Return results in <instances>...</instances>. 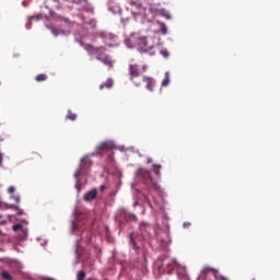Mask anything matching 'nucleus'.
I'll return each instance as SVG.
<instances>
[{
    "label": "nucleus",
    "instance_id": "1",
    "mask_svg": "<svg viewBox=\"0 0 280 280\" xmlns=\"http://www.w3.org/2000/svg\"><path fill=\"white\" fill-rule=\"evenodd\" d=\"M83 49H85L90 56H96V60H100V62H103V65L113 69V59L110 56L106 55V47H95L91 44H84Z\"/></svg>",
    "mask_w": 280,
    "mask_h": 280
},
{
    "label": "nucleus",
    "instance_id": "2",
    "mask_svg": "<svg viewBox=\"0 0 280 280\" xmlns=\"http://www.w3.org/2000/svg\"><path fill=\"white\" fill-rule=\"evenodd\" d=\"M140 49L149 56L156 54V38L154 37H140L138 38Z\"/></svg>",
    "mask_w": 280,
    "mask_h": 280
},
{
    "label": "nucleus",
    "instance_id": "3",
    "mask_svg": "<svg viewBox=\"0 0 280 280\" xmlns=\"http://www.w3.org/2000/svg\"><path fill=\"white\" fill-rule=\"evenodd\" d=\"M91 165H93V162L91 161L89 155H85L81 160L79 168L73 174L74 178L77 179V185H75L77 188L80 187V176H84L89 174L91 170Z\"/></svg>",
    "mask_w": 280,
    "mask_h": 280
},
{
    "label": "nucleus",
    "instance_id": "4",
    "mask_svg": "<svg viewBox=\"0 0 280 280\" xmlns=\"http://www.w3.org/2000/svg\"><path fill=\"white\" fill-rule=\"evenodd\" d=\"M145 71V66H139V65H129V78L131 82L135 84V86H141V81H139V78L141 80L142 73Z\"/></svg>",
    "mask_w": 280,
    "mask_h": 280
},
{
    "label": "nucleus",
    "instance_id": "5",
    "mask_svg": "<svg viewBox=\"0 0 280 280\" xmlns=\"http://www.w3.org/2000/svg\"><path fill=\"white\" fill-rule=\"evenodd\" d=\"M138 178H141L145 185L149 187H156V183L154 179H152V175L150 174V171L145 168H140L137 172Z\"/></svg>",
    "mask_w": 280,
    "mask_h": 280
},
{
    "label": "nucleus",
    "instance_id": "6",
    "mask_svg": "<svg viewBox=\"0 0 280 280\" xmlns=\"http://www.w3.org/2000/svg\"><path fill=\"white\" fill-rule=\"evenodd\" d=\"M144 82L145 83V89L148 91H154V86L156 84V82L154 81V79H152L151 77H141L140 79V83Z\"/></svg>",
    "mask_w": 280,
    "mask_h": 280
},
{
    "label": "nucleus",
    "instance_id": "7",
    "mask_svg": "<svg viewBox=\"0 0 280 280\" xmlns=\"http://www.w3.org/2000/svg\"><path fill=\"white\" fill-rule=\"evenodd\" d=\"M73 3L81 5V10H85V12H93V7L86 0H73Z\"/></svg>",
    "mask_w": 280,
    "mask_h": 280
},
{
    "label": "nucleus",
    "instance_id": "8",
    "mask_svg": "<svg viewBox=\"0 0 280 280\" xmlns=\"http://www.w3.org/2000/svg\"><path fill=\"white\" fill-rule=\"evenodd\" d=\"M113 148H115V143H113L112 141H105V142H101L96 147V150H103L105 152H108V150H113Z\"/></svg>",
    "mask_w": 280,
    "mask_h": 280
},
{
    "label": "nucleus",
    "instance_id": "9",
    "mask_svg": "<svg viewBox=\"0 0 280 280\" xmlns=\"http://www.w3.org/2000/svg\"><path fill=\"white\" fill-rule=\"evenodd\" d=\"M97 198V189H92V190H90V191H88L85 195H84V197H83V199L85 200V202H91V201H93V200H95Z\"/></svg>",
    "mask_w": 280,
    "mask_h": 280
},
{
    "label": "nucleus",
    "instance_id": "10",
    "mask_svg": "<svg viewBox=\"0 0 280 280\" xmlns=\"http://www.w3.org/2000/svg\"><path fill=\"white\" fill-rule=\"evenodd\" d=\"M154 229V226L147 222L140 223V231L141 233H147V235H150V232Z\"/></svg>",
    "mask_w": 280,
    "mask_h": 280
},
{
    "label": "nucleus",
    "instance_id": "11",
    "mask_svg": "<svg viewBox=\"0 0 280 280\" xmlns=\"http://www.w3.org/2000/svg\"><path fill=\"white\" fill-rule=\"evenodd\" d=\"M104 89H113V79H107L105 82H103L100 85V90H104Z\"/></svg>",
    "mask_w": 280,
    "mask_h": 280
},
{
    "label": "nucleus",
    "instance_id": "12",
    "mask_svg": "<svg viewBox=\"0 0 280 280\" xmlns=\"http://www.w3.org/2000/svg\"><path fill=\"white\" fill-rule=\"evenodd\" d=\"M66 119H69L70 121H75V119H78V115L73 114V112L69 109L66 115Z\"/></svg>",
    "mask_w": 280,
    "mask_h": 280
},
{
    "label": "nucleus",
    "instance_id": "13",
    "mask_svg": "<svg viewBox=\"0 0 280 280\" xmlns=\"http://www.w3.org/2000/svg\"><path fill=\"white\" fill-rule=\"evenodd\" d=\"M35 80H36V82H45V80H47V74L39 73L36 75Z\"/></svg>",
    "mask_w": 280,
    "mask_h": 280
},
{
    "label": "nucleus",
    "instance_id": "14",
    "mask_svg": "<svg viewBox=\"0 0 280 280\" xmlns=\"http://www.w3.org/2000/svg\"><path fill=\"white\" fill-rule=\"evenodd\" d=\"M153 172L156 174V176H161V164H153Z\"/></svg>",
    "mask_w": 280,
    "mask_h": 280
},
{
    "label": "nucleus",
    "instance_id": "15",
    "mask_svg": "<svg viewBox=\"0 0 280 280\" xmlns=\"http://www.w3.org/2000/svg\"><path fill=\"white\" fill-rule=\"evenodd\" d=\"M86 279V272H84V270H80L77 273V280H84Z\"/></svg>",
    "mask_w": 280,
    "mask_h": 280
},
{
    "label": "nucleus",
    "instance_id": "16",
    "mask_svg": "<svg viewBox=\"0 0 280 280\" xmlns=\"http://www.w3.org/2000/svg\"><path fill=\"white\" fill-rule=\"evenodd\" d=\"M162 34H167V26L163 22H158Z\"/></svg>",
    "mask_w": 280,
    "mask_h": 280
},
{
    "label": "nucleus",
    "instance_id": "17",
    "mask_svg": "<svg viewBox=\"0 0 280 280\" xmlns=\"http://www.w3.org/2000/svg\"><path fill=\"white\" fill-rule=\"evenodd\" d=\"M170 84V72H165V78L162 81V86H167Z\"/></svg>",
    "mask_w": 280,
    "mask_h": 280
},
{
    "label": "nucleus",
    "instance_id": "18",
    "mask_svg": "<svg viewBox=\"0 0 280 280\" xmlns=\"http://www.w3.org/2000/svg\"><path fill=\"white\" fill-rule=\"evenodd\" d=\"M161 14L162 16H164V19H166V21H172V15L170 14V12L162 10Z\"/></svg>",
    "mask_w": 280,
    "mask_h": 280
},
{
    "label": "nucleus",
    "instance_id": "19",
    "mask_svg": "<svg viewBox=\"0 0 280 280\" xmlns=\"http://www.w3.org/2000/svg\"><path fill=\"white\" fill-rule=\"evenodd\" d=\"M130 244L133 250H139V246H137V242H135V237H132V234H130Z\"/></svg>",
    "mask_w": 280,
    "mask_h": 280
},
{
    "label": "nucleus",
    "instance_id": "20",
    "mask_svg": "<svg viewBox=\"0 0 280 280\" xmlns=\"http://www.w3.org/2000/svg\"><path fill=\"white\" fill-rule=\"evenodd\" d=\"M1 277L4 280H12L13 279L12 276L10 275V272H8V271H2Z\"/></svg>",
    "mask_w": 280,
    "mask_h": 280
},
{
    "label": "nucleus",
    "instance_id": "21",
    "mask_svg": "<svg viewBox=\"0 0 280 280\" xmlns=\"http://www.w3.org/2000/svg\"><path fill=\"white\" fill-rule=\"evenodd\" d=\"M2 209H15L19 210V207H16L15 205H8V203H3L1 206Z\"/></svg>",
    "mask_w": 280,
    "mask_h": 280
},
{
    "label": "nucleus",
    "instance_id": "22",
    "mask_svg": "<svg viewBox=\"0 0 280 280\" xmlns=\"http://www.w3.org/2000/svg\"><path fill=\"white\" fill-rule=\"evenodd\" d=\"M213 268H211V267H205L203 269H202V275H208V272H213Z\"/></svg>",
    "mask_w": 280,
    "mask_h": 280
},
{
    "label": "nucleus",
    "instance_id": "23",
    "mask_svg": "<svg viewBox=\"0 0 280 280\" xmlns=\"http://www.w3.org/2000/svg\"><path fill=\"white\" fill-rule=\"evenodd\" d=\"M13 231H21V230H23V224H15V225H13Z\"/></svg>",
    "mask_w": 280,
    "mask_h": 280
},
{
    "label": "nucleus",
    "instance_id": "24",
    "mask_svg": "<svg viewBox=\"0 0 280 280\" xmlns=\"http://www.w3.org/2000/svg\"><path fill=\"white\" fill-rule=\"evenodd\" d=\"M47 27H48V30L51 31V34H54V36H58V30H56L55 27H49V26H47Z\"/></svg>",
    "mask_w": 280,
    "mask_h": 280
},
{
    "label": "nucleus",
    "instance_id": "25",
    "mask_svg": "<svg viewBox=\"0 0 280 280\" xmlns=\"http://www.w3.org/2000/svg\"><path fill=\"white\" fill-rule=\"evenodd\" d=\"M160 54H161L164 58H167V56H170V52H167V50H161Z\"/></svg>",
    "mask_w": 280,
    "mask_h": 280
},
{
    "label": "nucleus",
    "instance_id": "26",
    "mask_svg": "<svg viewBox=\"0 0 280 280\" xmlns=\"http://www.w3.org/2000/svg\"><path fill=\"white\" fill-rule=\"evenodd\" d=\"M14 191H15L14 186H10V187L8 188V192H9V194H13Z\"/></svg>",
    "mask_w": 280,
    "mask_h": 280
},
{
    "label": "nucleus",
    "instance_id": "27",
    "mask_svg": "<svg viewBox=\"0 0 280 280\" xmlns=\"http://www.w3.org/2000/svg\"><path fill=\"white\" fill-rule=\"evenodd\" d=\"M12 198H13L14 202H21V199L19 197L13 196Z\"/></svg>",
    "mask_w": 280,
    "mask_h": 280
},
{
    "label": "nucleus",
    "instance_id": "28",
    "mask_svg": "<svg viewBox=\"0 0 280 280\" xmlns=\"http://www.w3.org/2000/svg\"><path fill=\"white\" fill-rule=\"evenodd\" d=\"M32 159H40V155L38 153H33V158Z\"/></svg>",
    "mask_w": 280,
    "mask_h": 280
},
{
    "label": "nucleus",
    "instance_id": "29",
    "mask_svg": "<svg viewBox=\"0 0 280 280\" xmlns=\"http://www.w3.org/2000/svg\"><path fill=\"white\" fill-rule=\"evenodd\" d=\"M2 163H3V153L0 154V167H1Z\"/></svg>",
    "mask_w": 280,
    "mask_h": 280
},
{
    "label": "nucleus",
    "instance_id": "30",
    "mask_svg": "<svg viewBox=\"0 0 280 280\" xmlns=\"http://www.w3.org/2000/svg\"><path fill=\"white\" fill-rule=\"evenodd\" d=\"M187 226H191V223H184V228L187 229Z\"/></svg>",
    "mask_w": 280,
    "mask_h": 280
},
{
    "label": "nucleus",
    "instance_id": "31",
    "mask_svg": "<svg viewBox=\"0 0 280 280\" xmlns=\"http://www.w3.org/2000/svg\"><path fill=\"white\" fill-rule=\"evenodd\" d=\"M147 163H152V158H148Z\"/></svg>",
    "mask_w": 280,
    "mask_h": 280
},
{
    "label": "nucleus",
    "instance_id": "32",
    "mask_svg": "<svg viewBox=\"0 0 280 280\" xmlns=\"http://www.w3.org/2000/svg\"><path fill=\"white\" fill-rule=\"evenodd\" d=\"M100 189L104 191V189H106V186H101Z\"/></svg>",
    "mask_w": 280,
    "mask_h": 280
},
{
    "label": "nucleus",
    "instance_id": "33",
    "mask_svg": "<svg viewBox=\"0 0 280 280\" xmlns=\"http://www.w3.org/2000/svg\"><path fill=\"white\" fill-rule=\"evenodd\" d=\"M77 226L75 224L72 225V231H75Z\"/></svg>",
    "mask_w": 280,
    "mask_h": 280
},
{
    "label": "nucleus",
    "instance_id": "34",
    "mask_svg": "<svg viewBox=\"0 0 280 280\" xmlns=\"http://www.w3.org/2000/svg\"><path fill=\"white\" fill-rule=\"evenodd\" d=\"M131 5H135V2H131Z\"/></svg>",
    "mask_w": 280,
    "mask_h": 280
},
{
    "label": "nucleus",
    "instance_id": "35",
    "mask_svg": "<svg viewBox=\"0 0 280 280\" xmlns=\"http://www.w3.org/2000/svg\"><path fill=\"white\" fill-rule=\"evenodd\" d=\"M173 264H176V260H173Z\"/></svg>",
    "mask_w": 280,
    "mask_h": 280
},
{
    "label": "nucleus",
    "instance_id": "36",
    "mask_svg": "<svg viewBox=\"0 0 280 280\" xmlns=\"http://www.w3.org/2000/svg\"><path fill=\"white\" fill-rule=\"evenodd\" d=\"M0 218H3L2 215H0Z\"/></svg>",
    "mask_w": 280,
    "mask_h": 280
}]
</instances>
